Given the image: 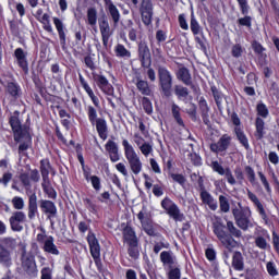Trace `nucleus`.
Masks as SVG:
<instances>
[{
    "mask_svg": "<svg viewBox=\"0 0 279 279\" xmlns=\"http://www.w3.org/2000/svg\"><path fill=\"white\" fill-rule=\"evenodd\" d=\"M178 258L173 255L171 251H162L160 253V262L163 266L173 267L175 265Z\"/></svg>",
    "mask_w": 279,
    "mask_h": 279,
    "instance_id": "7c9ffc66",
    "label": "nucleus"
},
{
    "mask_svg": "<svg viewBox=\"0 0 279 279\" xmlns=\"http://www.w3.org/2000/svg\"><path fill=\"white\" fill-rule=\"evenodd\" d=\"M223 175L227 182L231 184V186H234V184H236V179H234V174H232V170H230V168H226Z\"/></svg>",
    "mask_w": 279,
    "mask_h": 279,
    "instance_id": "680f3d73",
    "label": "nucleus"
},
{
    "mask_svg": "<svg viewBox=\"0 0 279 279\" xmlns=\"http://www.w3.org/2000/svg\"><path fill=\"white\" fill-rule=\"evenodd\" d=\"M27 221V216L23 211H14L9 218L13 232H23V223Z\"/></svg>",
    "mask_w": 279,
    "mask_h": 279,
    "instance_id": "f8f14e48",
    "label": "nucleus"
},
{
    "mask_svg": "<svg viewBox=\"0 0 279 279\" xmlns=\"http://www.w3.org/2000/svg\"><path fill=\"white\" fill-rule=\"evenodd\" d=\"M243 16L238 20V25H241V27H252V16L247 14H243Z\"/></svg>",
    "mask_w": 279,
    "mask_h": 279,
    "instance_id": "13d9d810",
    "label": "nucleus"
},
{
    "mask_svg": "<svg viewBox=\"0 0 279 279\" xmlns=\"http://www.w3.org/2000/svg\"><path fill=\"white\" fill-rule=\"evenodd\" d=\"M14 58L16 59L19 66L24 71V73H27V71H29L27 64V53H25L22 48H16L14 51Z\"/></svg>",
    "mask_w": 279,
    "mask_h": 279,
    "instance_id": "5701e85b",
    "label": "nucleus"
},
{
    "mask_svg": "<svg viewBox=\"0 0 279 279\" xmlns=\"http://www.w3.org/2000/svg\"><path fill=\"white\" fill-rule=\"evenodd\" d=\"M78 80L85 93H87L88 97L92 99L94 106L96 108H99V98L95 96V92H93V88H90V85H88V82H86V80L84 78V76H82V74H78Z\"/></svg>",
    "mask_w": 279,
    "mask_h": 279,
    "instance_id": "b1692460",
    "label": "nucleus"
},
{
    "mask_svg": "<svg viewBox=\"0 0 279 279\" xmlns=\"http://www.w3.org/2000/svg\"><path fill=\"white\" fill-rule=\"evenodd\" d=\"M211 93L214 95V99L216 101V106L218 107L219 110H221V104L223 101V94L217 89V87H211Z\"/></svg>",
    "mask_w": 279,
    "mask_h": 279,
    "instance_id": "3c124183",
    "label": "nucleus"
},
{
    "mask_svg": "<svg viewBox=\"0 0 279 279\" xmlns=\"http://www.w3.org/2000/svg\"><path fill=\"white\" fill-rule=\"evenodd\" d=\"M0 247L3 250H9V252L16 250V239L12 236L2 238L0 240Z\"/></svg>",
    "mask_w": 279,
    "mask_h": 279,
    "instance_id": "a19ab883",
    "label": "nucleus"
},
{
    "mask_svg": "<svg viewBox=\"0 0 279 279\" xmlns=\"http://www.w3.org/2000/svg\"><path fill=\"white\" fill-rule=\"evenodd\" d=\"M170 178L173 182H177V184H180V186H184L186 184V177L180 173H170Z\"/></svg>",
    "mask_w": 279,
    "mask_h": 279,
    "instance_id": "6e6d98bb",
    "label": "nucleus"
},
{
    "mask_svg": "<svg viewBox=\"0 0 279 279\" xmlns=\"http://www.w3.org/2000/svg\"><path fill=\"white\" fill-rule=\"evenodd\" d=\"M105 8L109 15L111 16L113 21V25H119V21H121V13H119V9H117V5L112 2V0H104Z\"/></svg>",
    "mask_w": 279,
    "mask_h": 279,
    "instance_id": "412c9836",
    "label": "nucleus"
},
{
    "mask_svg": "<svg viewBox=\"0 0 279 279\" xmlns=\"http://www.w3.org/2000/svg\"><path fill=\"white\" fill-rule=\"evenodd\" d=\"M54 27L59 34L60 45L64 47L66 45V33H64V23L58 17H53Z\"/></svg>",
    "mask_w": 279,
    "mask_h": 279,
    "instance_id": "c85d7f7f",
    "label": "nucleus"
},
{
    "mask_svg": "<svg viewBox=\"0 0 279 279\" xmlns=\"http://www.w3.org/2000/svg\"><path fill=\"white\" fill-rule=\"evenodd\" d=\"M172 116L177 121L178 125L184 128V120H182V117L180 116V106L172 104Z\"/></svg>",
    "mask_w": 279,
    "mask_h": 279,
    "instance_id": "8fccbe9b",
    "label": "nucleus"
},
{
    "mask_svg": "<svg viewBox=\"0 0 279 279\" xmlns=\"http://www.w3.org/2000/svg\"><path fill=\"white\" fill-rule=\"evenodd\" d=\"M234 134L241 144L242 147L250 149V141L247 140V135H245V132L241 126H235L234 128Z\"/></svg>",
    "mask_w": 279,
    "mask_h": 279,
    "instance_id": "e433bc0d",
    "label": "nucleus"
},
{
    "mask_svg": "<svg viewBox=\"0 0 279 279\" xmlns=\"http://www.w3.org/2000/svg\"><path fill=\"white\" fill-rule=\"evenodd\" d=\"M247 197L253 202L254 206H256L262 219H267V213L265 211V207L263 206V203L258 199V196L254 194L252 191L246 190Z\"/></svg>",
    "mask_w": 279,
    "mask_h": 279,
    "instance_id": "cd10ccee",
    "label": "nucleus"
},
{
    "mask_svg": "<svg viewBox=\"0 0 279 279\" xmlns=\"http://www.w3.org/2000/svg\"><path fill=\"white\" fill-rule=\"evenodd\" d=\"M231 213L233 215L235 226H238L240 230L247 232L250 228H254V223H252V209H250V207H243V204L238 203V206L232 207Z\"/></svg>",
    "mask_w": 279,
    "mask_h": 279,
    "instance_id": "f03ea898",
    "label": "nucleus"
},
{
    "mask_svg": "<svg viewBox=\"0 0 279 279\" xmlns=\"http://www.w3.org/2000/svg\"><path fill=\"white\" fill-rule=\"evenodd\" d=\"M255 133L254 136L257 141H263L265 137V120L262 118H256L255 120Z\"/></svg>",
    "mask_w": 279,
    "mask_h": 279,
    "instance_id": "c9c22d12",
    "label": "nucleus"
},
{
    "mask_svg": "<svg viewBox=\"0 0 279 279\" xmlns=\"http://www.w3.org/2000/svg\"><path fill=\"white\" fill-rule=\"evenodd\" d=\"M77 229L82 234H86V232H88L86 241L89 245V252L95 265L99 267V265H101V245H99L97 236L90 231V220L80 221Z\"/></svg>",
    "mask_w": 279,
    "mask_h": 279,
    "instance_id": "f257e3e1",
    "label": "nucleus"
},
{
    "mask_svg": "<svg viewBox=\"0 0 279 279\" xmlns=\"http://www.w3.org/2000/svg\"><path fill=\"white\" fill-rule=\"evenodd\" d=\"M36 215H38V196H36V193H33L28 197V219H35Z\"/></svg>",
    "mask_w": 279,
    "mask_h": 279,
    "instance_id": "393cba45",
    "label": "nucleus"
},
{
    "mask_svg": "<svg viewBox=\"0 0 279 279\" xmlns=\"http://www.w3.org/2000/svg\"><path fill=\"white\" fill-rule=\"evenodd\" d=\"M159 88L165 97H171L173 90V74L167 68L158 66Z\"/></svg>",
    "mask_w": 279,
    "mask_h": 279,
    "instance_id": "423d86ee",
    "label": "nucleus"
},
{
    "mask_svg": "<svg viewBox=\"0 0 279 279\" xmlns=\"http://www.w3.org/2000/svg\"><path fill=\"white\" fill-rule=\"evenodd\" d=\"M140 14L144 25H151L154 19V2H151V0H142L140 4Z\"/></svg>",
    "mask_w": 279,
    "mask_h": 279,
    "instance_id": "9d476101",
    "label": "nucleus"
},
{
    "mask_svg": "<svg viewBox=\"0 0 279 279\" xmlns=\"http://www.w3.org/2000/svg\"><path fill=\"white\" fill-rule=\"evenodd\" d=\"M22 267L24 271L32 278H35V276L38 275V269L36 268V260H34V256L27 255L25 250L22 254Z\"/></svg>",
    "mask_w": 279,
    "mask_h": 279,
    "instance_id": "9b49d317",
    "label": "nucleus"
},
{
    "mask_svg": "<svg viewBox=\"0 0 279 279\" xmlns=\"http://www.w3.org/2000/svg\"><path fill=\"white\" fill-rule=\"evenodd\" d=\"M5 90L14 99H19V97H21V86L19 85V83H15V82L7 83Z\"/></svg>",
    "mask_w": 279,
    "mask_h": 279,
    "instance_id": "ea45409f",
    "label": "nucleus"
},
{
    "mask_svg": "<svg viewBox=\"0 0 279 279\" xmlns=\"http://www.w3.org/2000/svg\"><path fill=\"white\" fill-rule=\"evenodd\" d=\"M190 28L194 36L202 34V26L199 25V22H197V19H195L194 13L191 14Z\"/></svg>",
    "mask_w": 279,
    "mask_h": 279,
    "instance_id": "49530a36",
    "label": "nucleus"
},
{
    "mask_svg": "<svg viewBox=\"0 0 279 279\" xmlns=\"http://www.w3.org/2000/svg\"><path fill=\"white\" fill-rule=\"evenodd\" d=\"M211 169L216 171V173H219V175H223L226 173V169L219 163V161H213Z\"/></svg>",
    "mask_w": 279,
    "mask_h": 279,
    "instance_id": "774afa93",
    "label": "nucleus"
},
{
    "mask_svg": "<svg viewBox=\"0 0 279 279\" xmlns=\"http://www.w3.org/2000/svg\"><path fill=\"white\" fill-rule=\"evenodd\" d=\"M87 117H88L92 125H95V123L99 119V118H97V109H95V107H93V106H88L87 107Z\"/></svg>",
    "mask_w": 279,
    "mask_h": 279,
    "instance_id": "864d4df0",
    "label": "nucleus"
},
{
    "mask_svg": "<svg viewBox=\"0 0 279 279\" xmlns=\"http://www.w3.org/2000/svg\"><path fill=\"white\" fill-rule=\"evenodd\" d=\"M117 171L121 173L124 178H128L130 175V172L128 171V166L123 162H119L116 165Z\"/></svg>",
    "mask_w": 279,
    "mask_h": 279,
    "instance_id": "69168bd1",
    "label": "nucleus"
},
{
    "mask_svg": "<svg viewBox=\"0 0 279 279\" xmlns=\"http://www.w3.org/2000/svg\"><path fill=\"white\" fill-rule=\"evenodd\" d=\"M105 149H106L111 162H119V160H120L119 145L114 141L109 140L105 145Z\"/></svg>",
    "mask_w": 279,
    "mask_h": 279,
    "instance_id": "aec40b11",
    "label": "nucleus"
},
{
    "mask_svg": "<svg viewBox=\"0 0 279 279\" xmlns=\"http://www.w3.org/2000/svg\"><path fill=\"white\" fill-rule=\"evenodd\" d=\"M39 208L47 215L48 219L56 217L58 215V207H56V203L48 201V199H40L39 201Z\"/></svg>",
    "mask_w": 279,
    "mask_h": 279,
    "instance_id": "f3484780",
    "label": "nucleus"
},
{
    "mask_svg": "<svg viewBox=\"0 0 279 279\" xmlns=\"http://www.w3.org/2000/svg\"><path fill=\"white\" fill-rule=\"evenodd\" d=\"M161 208L166 210L167 215L173 219V221H184L186 217L184 214L180 210V207H178V204H175L171 198L166 196L161 201Z\"/></svg>",
    "mask_w": 279,
    "mask_h": 279,
    "instance_id": "0eeeda50",
    "label": "nucleus"
},
{
    "mask_svg": "<svg viewBox=\"0 0 279 279\" xmlns=\"http://www.w3.org/2000/svg\"><path fill=\"white\" fill-rule=\"evenodd\" d=\"M133 143L145 158H148L150 154H154V142L145 141V138L141 136V133H134Z\"/></svg>",
    "mask_w": 279,
    "mask_h": 279,
    "instance_id": "1a4fd4ad",
    "label": "nucleus"
},
{
    "mask_svg": "<svg viewBox=\"0 0 279 279\" xmlns=\"http://www.w3.org/2000/svg\"><path fill=\"white\" fill-rule=\"evenodd\" d=\"M201 199L205 206H208L209 210H217L219 208V205L217 203V199H215L214 196L210 195V193L206 190L201 191Z\"/></svg>",
    "mask_w": 279,
    "mask_h": 279,
    "instance_id": "4be33fe9",
    "label": "nucleus"
},
{
    "mask_svg": "<svg viewBox=\"0 0 279 279\" xmlns=\"http://www.w3.org/2000/svg\"><path fill=\"white\" fill-rule=\"evenodd\" d=\"M41 189H43L44 193L47 194V197L49 199H56V197H58V193L51 185V181L49 179H43Z\"/></svg>",
    "mask_w": 279,
    "mask_h": 279,
    "instance_id": "f704fd0d",
    "label": "nucleus"
},
{
    "mask_svg": "<svg viewBox=\"0 0 279 279\" xmlns=\"http://www.w3.org/2000/svg\"><path fill=\"white\" fill-rule=\"evenodd\" d=\"M230 143H232V137L230 135H222L217 143L210 144V151L214 154H221V151H226L228 147H230Z\"/></svg>",
    "mask_w": 279,
    "mask_h": 279,
    "instance_id": "4468645a",
    "label": "nucleus"
},
{
    "mask_svg": "<svg viewBox=\"0 0 279 279\" xmlns=\"http://www.w3.org/2000/svg\"><path fill=\"white\" fill-rule=\"evenodd\" d=\"M12 205L15 210H23V208H25V202L20 196H15L12 198Z\"/></svg>",
    "mask_w": 279,
    "mask_h": 279,
    "instance_id": "bf43d9fd",
    "label": "nucleus"
},
{
    "mask_svg": "<svg viewBox=\"0 0 279 279\" xmlns=\"http://www.w3.org/2000/svg\"><path fill=\"white\" fill-rule=\"evenodd\" d=\"M83 202H84L85 208H87L89 213H93V215H97L99 208L95 203H93V201H90V198H84Z\"/></svg>",
    "mask_w": 279,
    "mask_h": 279,
    "instance_id": "5fc2aeb1",
    "label": "nucleus"
},
{
    "mask_svg": "<svg viewBox=\"0 0 279 279\" xmlns=\"http://www.w3.org/2000/svg\"><path fill=\"white\" fill-rule=\"evenodd\" d=\"M135 86L141 95H145L146 97H149V95H151V88L149 87V83L147 81L136 78Z\"/></svg>",
    "mask_w": 279,
    "mask_h": 279,
    "instance_id": "4c0bfd02",
    "label": "nucleus"
},
{
    "mask_svg": "<svg viewBox=\"0 0 279 279\" xmlns=\"http://www.w3.org/2000/svg\"><path fill=\"white\" fill-rule=\"evenodd\" d=\"M122 234H123V241H124V243H126V245L130 243H138V238L136 236V231H134V229L130 225H126L123 228Z\"/></svg>",
    "mask_w": 279,
    "mask_h": 279,
    "instance_id": "a878e982",
    "label": "nucleus"
},
{
    "mask_svg": "<svg viewBox=\"0 0 279 279\" xmlns=\"http://www.w3.org/2000/svg\"><path fill=\"white\" fill-rule=\"evenodd\" d=\"M143 230L148 234V236H156V230H154V223L151 220L142 223Z\"/></svg>",
    "mask_w": 279,
    "mask_h": 279,
    "instance_id": "603ef678",
    "label": "nucleus"
},
{
    "mask_svg": "<svg viewBox=\"0 0 279 279\" xmlns=\"http://www.w3.org/2000/svg\"><path fill=\"white\" fill-rule=\"evenodd\" d=\"M94 75V81L97 83L98 88L105 93V95H112L114 93V88L108 82V78L101 74H93Z\"/></svg>",
    "mask_w": 279,
    "mask_h": 279,
    "instance_id": "dca6fc26",
    "label": "nucleus"
},
{
    "mask_svg": "<svg viewBox=\"0 0 279 279\" xmlns=\"http://www.w3.org/2000/svg\"><path fill=\"white\" fill-rule=\"evenodd\" d=\"M0 265L9 269L12 265V251L0 246Z\"/></svg>",
    "mask_w": 279,
    "mask_h": 279,
    "instance_id": "473e14b6",
    "label": "nucleus"
},
{
    "mask_svg": "<svg viewBox=\"0 0 279 279\" xmlns=\"http://www.w3.org/2000/svg\"><path fill=\"white\" fill-rule=\"evenodd\" d=\"M87 23L92 27H95V25H97V9L89 8L87 10Z\"/></svg>",
    "mask_w": 279,
    "mask_h": 279,
    "instance_id": "de8ad7c7",
    "label": "nucleus"
},
{
    "mask_svg": "<svg viewBox=\"0 0 279 279\" xmlns=\"http://www.w3.org/2000/svg\"><path fill=\"white\" fill-rule=\"evenodd\" d=\"M231 266L235 271H243L245 269V262L241 252L236 251L233 253Z\"/></svg>",
    "mask_w": 279,
    "mask_h": 279,
    "instance_id": "c756f323",
    "label": "nucleus"
},
{
    "mask_svg": "<svg viewBox=\"0 0 279 279\" xmlns=\"http://www.w3.org/2000/svg\"><path fill=\"white\" fill-rule=\"evenodd\" d=\"M246 178L248 182L252 184V186H256V172L254 171V168L251 166H246L244 168Z\"/></svg>",
    "mask_w": 279,
    "mask_h": 279,
    "instance_id": "09e8293b",
    "label": "nucleus"
},
{
    "mask_svg": "<svg viewBox=\"0 0 279 279\" xmlns=\"http://www.w3.org/2000/svg\"><path fill=\"white\" fill-rule=\"evenodd\" d=\"M177 78L184 83L185 86H191V84H193L191 72L185 66H182L178 70Z\"/></svg>",
    "mask_w": 279,
    "mask_h": 279,
    "instance_id": "2f4dec72",
    "label": "nucleus"
},
{
    "mask_svg": "<svg viewBox=\"0 0 279 279\" xmlns=\"http://www.w3.org/2000/svg\"><path fill=\"white\" fill-rule=\"evenodd\" d=\"M142 106H143V109L145 110L146 114H151V112H154V106L151 105V100H149V98L143 97Z\"/></svg>",
    "mask_w": 279,
    "mask_h": 279,
    "instance_id": "4d7b16f0",
    "label": "nucleus"
},
{
    "mask_svg": "<svg viewBox=\"0 0 279 279\" xmlns=\"http://www.w3.org/2000/svg\"><path fill=\"white\" fill-rule=\"evenodd\" d=\"M174 95L178 97V99H189V88L182 86V85H174Z\"/></svg>",
    "mask_w": 279,
    "mask_h": 279,
    "instance_id": "a18cd8bd",
    "label": "nucleus"
},
{
    "mask_svg": "<svg viewBox=\"0 0 279 279\" xmlns=\"http://www.w3.org/2000/svg\"><path fill=\"white\" fill-rule=\"evenodd\" d=\"M220 213H230V199L226 195H219L218 197Z\"/></svg>",
    "mask_w": 279,
    "mask_h": 279,
    "instance_id": "c03bdc74",
    "label": "nucleus"
},
{
    "mask_svg": "<svg viewBox=\"0 0 279 279\" xmlns=\"http://www.w3.org/2000/svg\"><path fill=\"white\" fill-rule=\"evenodd\" d=\"M257 114L263 119H267V117H269V109H267L265 104L257 105Z\"/></svg>",
    "mask_w": 279,
    "mask_h": 279,
    "instance_id": "052dcab7",
    "label": "nucleus"
},
{
    "mask_svg": "<svg viewBox=\"0 0 279 279\" xmlns=\"http://www.w3.org/2000/svg\"><path fill=\"white\" fill-rule=\"evenodd\" d=\"M153 250L156 254H160L161 250H169V243H167V242H155V245H154Z\"/></svg>",
    "mask_w": 279,
    "mask_h": 279,
    "instance_id": "338daca9",
    "label": "nucleus"
},
{
    "mask_svg": "<svg viewBox=\"0 0 279 279\" xmlns=\"http://www.w3.org/2000/svg\"><path fill=\"white\" fill-rule=\"evenodd\" d=\"M257 175L259 177V180L267 193H271V186L269 185V181H267V177H265V174L260 171L257 172Z\"/></svg>",
    "mask_w": 279,
    "mask_h": 279,
    "instance_id": "e2e57ef3",
    "label": "nucleus"
},
{
    "mask_svg": "<svg viewBox=\"0 0 279 279\" xmlns=\"http://www.w3.org/2000/svg\"><path fill=\"white\" fill-rule=\"evenodd\" d=\"M267 239H269V233L267 230L260 229L255 232V245L258 247V250L267 251L271 247L269 245V242H267Z\"/></svg>",
    "mask_w": 279,
    "mask_h": 279,
    "instance_id": "2eb2a0df",
    "label": "nucleus"
},
{
    "mask_svg": "<svg viewBox=\"0 0 279 279\" xmlns=\"http://www.w3.org/2000/svg\"><path fill=\"white\" fill-rule=\"evenodd\" d=\"M40 173L43 180H49V173L56 175V171L53 170V168H51V162H49V159H43L40 161Z\"/></svg>",
    "mask_w": 279,
    "mask_h": 279,
    "instance_id": "72a5a7b5",
    "label": "nucleus"
},
{
    "mask_svg": "<svg viewBox=\"0 0 279 279\" xmlns=\"http://www.w3.org/2000/svg\"><path fill=\"white\" fill-rule=\"evenodd\" d=\"M37 243L41 245V250L45 254L50 256H60V247L56 245V239L52 235H47V231L41 229V233H38L36 236Z\"/></svg>",
    "mask_w": 279,
    "mask_h": 279,
    "instance_id": "39448f33",
    "label": "nucleus"
},
{
    "mask_svg": "<svg viewBox=\"0 0 279 279\" xmlns=\"http://www.w3.org/2000/svg\"><path fill=\"white\" fill-rule=\"evenodd\" d=\"M138 58L144 69H149L151 66V52L149 51V46H147L146 41H141L138 44Z\"/></svg>",
    "mask_w": 279,
    "mask_h": 279,
    "instance_id": "ddd939ff",
    "label": "nucleus"
},
{
    "mask_svg": "<svg viewBox=\"0 0 279 279\" xmlns=\"http://www.w3.org/2000/svg\"><path fill=\"white\" fill-rule=\"evenodd\" d=\"M21 112L14 111L13 114L9 119V123L13 131L14 141H19L25 132H29V128L21 124V119H19V116Z\"/></svg>",
    "mask_w": 279,
    "mask_h": 279,
    "instance_id": "6e6552de",
    "label": "nucleus"
},
{
    "mask_svg": "<svg viewBox=\"0 0 279 279\" xmlns=\"http://www.w3.org/2000/svg\"><path fill=\"white\" fill-rule=\"evenodd\" d=\"M114 53L117 58H122V60H130L132 58V51L128 50L122 44L116 45Z\"/></svg>",
    "mask_w": 279,
    "mask_h": 279,
    "instance_id": "58836bf2",
    "label": "nucleus"
},
{
    "mask_svg": "<svg viewBox=\"0 0 279 279\" xmlns=\"http://www.w3.org/2000/svg\"><path fill=\"white\" fill-rule=\"evenodd\" d=\"M122 146L130 171L133 175H138L143 171L141 156H138V153H136V149H134V146L128 140L122 141Z\"/></svg>",
    "mask_w": 279,
    "mask_h": 279,
    "instance_id": "20e7f679",
    "label": "nucleus"
},
{
    "mask_svg": "<svg viewBox=\"0 0 279 279\" xmlns=\"http://www.w3.org/2000/svg\"><path fill=\"white\" fill-rule=\"evenodd\" d=\"M15 143H20L19 154L22 156H27L26 151L32 147V135L29 132H24L23 135H20L19 140H14Z\"/></svg>",
    "mask_w": 279,
    "mask_h": 279,
    "instance_id": "a211bd4d",
    "label": "nucleus"
},
{
    "mask_svg": "<svg viewBox=\"0 0 279 279\" xmlns=\"http://www.w3.org/2000/svg\"><path fill=\"white\" fill-rule=\"evenodd\" d=\"M128 254L133 260H138V256H141V251L138 250V242H133L128 244Z\"/></svg>",
    "mask_w": 279,
    "mask_h": 279,
    "instance_id": "37998d69",
    "label": "nucleus"
},
{
    "mask_svg": "<svg viewBox=\"0 0 279 279\" xmlns=\"http://www.w3.org/2000/svg\"><path fill=\"white\" fill-rule=\"evenodd\" d=\"M211 226L213 232L220 241L222 247L229 250V252L236 247V242L234 241V238H232L230 234H228V232H226V226L223 225V221L221 220L220 217L215 216Z\"/></svg>",
    "mask_w": 279,
    "mask_h": 279,
    "instance_id": "7ed1b4c3",
    "label": "nucleus"
},
{
    "mask_svg": "<svg viewBox=\"0 0 279 279\" xmlns=\"http://www.w3.org/2000/svg\"><path fill=\"white\" fill-rule=\"evenodd\" d=\"M99 31L101 34L104 47H108L110 36H112V29L110 28V23H108L106 17L99 21Z\"/></svg>",
    "mask_w": 279,
    "mask_h": 279,
    "instance_id": "6ab92c4d",
    "label": "nucleus"
},
{
    "mask_svg": "<svg viewBox=\"0 0 279 279\" xmlns=\"http://www.w3.org/2000/svg\"><path fill=\"white\" fill-rule=\"evenodd\" d=\"M236 1L239 3L241 14H250V4L247 3V0H236Z\"/></svg>",
    "mask_w": 279,
    "mask_h": 279,
    "instance_id": "0e129e2a",
    "label": "nucleus"
},
{
    "mask_svg": "<svg viewBox=\"0 0 279 279\" xmlns=\"http://www.w3.org/2000/svg\"><path fill=\"white\" fill-rule=\"evenodd\" d=\"M227 230L229 232V235L231 238L233 236L234 239H242L243 238V232L234 226V222L232 220L227 221Z\"/></svg>",
    "mask_w": 279,
    "mask_h": 279,
    "instance_id": "79ce46f5",
    "label": "nucleus"
},
{
    "mask_svg": "<svg viewBox=\"0 0 279 279\" xmlns=\"http://www.w3.org/2000/svg\"><path fill=\"white\" fill-rule=\"evenodd\" d=\"M94 125H96L99 138L106 141L108 138V122H106V119L98 118Z\"/></svg>",
    "mask_w": 279,
    "mask_h": 279,
    "instance_id": "bb28decb",
    "label": "nucleus"
}]
</instances>
